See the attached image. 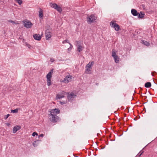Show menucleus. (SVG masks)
<instances>
[{
  "instance_id": "1",
  "label": "nucleus",
  "mask_w": 157,
  "mask_h": 157,
  "mask_svg": "<svg viewBox=\"0 0 157 157\" xmlns=\"http://www.w3.org/2000/svg\"><path fill=\"white\" fill-rule=\"evenodd\" d=\"M48 117L50 121L52 122L56 123L59 121V117L56 115L50 113L48 114Z\"/></svg>"
},
{
  "instance_id": "2",
  "label": "nucleus",
  "mask_w": 157,
  "mask_h": 157,
  "mask_svg": "<svg viewBox=\"0 0 157 157\" xmlns=\"http://www.w3.org/2000/svg\"><path fill=\"white\" fill-rule=\"evenodd\" d=\"M50 6L51 8L54 9L59 13H62V9L61 7L56 3L50 2Z\"/></svg>"
},
{
  "instance_id": "3",
  "label": "nucleus",
  "mask_w": 157,
  "mask_h": 157,
  "mask_svg": "<svg viewBox=\"0 0 157 157\" xmlns=\"http://www.w3.org/2000/svg\"><path fill=\"white\" fill-rule=\"evenodd\" d=\"M67 94V98L68 101L71 102L74 100V98L76 97V95L73 92L71 93L67 92L66 94Z\"/></svg>"
},
{
  "instance_id": "4",
  "label": "nucleus",
  "mask_w": 157,
  "mask_h": 157,
  "mask_svg": "<svg viewBox=\"0 0 157 157\" xmlns=\"http://www.w3.org/2000/svg\"><path fill=\"white\" fill-rule=\"evenodd\" d=\"M110 24L111 27L114 28L117 31H118L120 29L119 25L116 23L115 21H112Z\"/></svg>"
},
{
  "instance_id": "5",
  "label": "nucleus",
  "mask_w": 157,
  "mask_h": 157,
  "mask_svg": "<svg viewBox=\"0 0 157 157\" xmlns=\"http://www.w3.org/2000/svg\"><path fill=\"white\" fill-rule=\"evenodd\" d=\"M97 17H95V15L94 14H92L89 16L87 17V19L88 22L90 23L93 22L95 20H96Z\"/></svg>"
},
{
  "instance_id": "6",
  "label": "nucleus",
  "mask_w": 157,
  "mask_h": 157,
  "mask_svg": "<svg viewBox=\"0 0 157 157\" xmlns=\"http://www.w3.org/2000/svg\"><path fill=\"white\" fill-rule=\"evenodd\" d=\"M112 56L113 58L115 63H119L120 58L116 54V52L112 51Z\"/></svg>"
},
{
  "instance_id": "7",
  "label": "nucleus",
  "mask_w": 157,
  "mask_h": 157,
  "mask_svg": "<svg viewBox=\"0 0 157 157\" xmlns=\"http://www.w3.org/2000/svg\"><path fill=\"white\" fill-rule=\"evenodd\" d=\"M24 23V26L27 29L30 28L33 25V24L29 21H22Z\"/></svg>"
},
{
  "instance_id": "8",
  "label": "nucleus",
  "mask_w": 157,
  "mask_h": 157,
  "mask_svg": "<svg viewBox=\"0 0 157 157\" xmlns=\"http://www.w3.org/2000/svg\"><path fill=\"white\" fill-rule=\"evenodd\" d=\"M48 112L54 114L55 115H56L60 113V110L58 108H55L54 109H51L50 110H49Z\"/></svg>"
},
{
  "instance_id": "9",
  "label": "nucleus",
  "mask_w": 157,
  "mask_h": 157,
  "mask_svg": "<svg viewBox=\"0 0 157 157\" xmlns=\"http://www.w3.org/2000/svg\"><path fill=\"white\" fill-rule=\"evenodd\" d=\"M94 63V61L90 62L86 67V71H90V68L93 66Z\"/></svg>"
},
{
  "instance_id": "10",
  "label": "nucleus",
  "mask_w": 157,
  "mask_h": 157,
  "mask_svg": "<svg viewBox=\"0 0 157 157\" xmlns=\"http://www.w3.org/2000/svg\"><path fill=\"white\" fill-rule=\"evenodd\" d=\"M21 128V127L20 125H16L14 126L13 129V133H15L17 132Z\"/></svg>"
},
{
  "instance_id": "11",
  "label": "nucleus",
  "mask_w": 157,
  "mask_h": 157,
  "mask_svg": "<svg viewBox=\"0 0 157 157\" xmlns=\"http://www.w3.org/2000/svg\"><path fill=\"white\" fill-rule=\"evenodd\" d=\"M71 78V75H67L63 78V82L64 83H68L70 82V78Z\"/></svg>"
},
{
  "instance_id": "12",
  "label": "nucleus",
  "mask_w": 157,
  "mask_h": 157,
  "mask_svg": "<svg viewBox=\"0 0 157 157\" xmlns=\"http://www.w3.org/2000/svg\"><path fill=\"white\" fill-rule=\"evenodd\" d=\"M33 38L36 40L39 41L41 39V36L40 34H35L33 36Z\"/></svg>"
},
{
  "instance_id": "13",
  "label": "nucleus",
  "mask_w": 157,
  "mask_h": 157,
  "mask_svg": "<svg viewBox=\"0 0 157 157\" xmlns=\"http://www.w3.org/2000/svg\"><path fill=\"white\" fill-rule=\"evenodd\" d=\"M53 70L52 69H51L46 75L47 79H51L52 75L53 74Z\"/></svg>"
},
{
  "instance_id": "14",
  "label": "nucleus",
  "mask_w": 157,
  "mask_h": 157,
  "mask_svg": "<svg viewBox=\"0 0 157 157\" xmlns=\"http://www.w3.org/2000/svg\"><path fill=\"white\" fill-rule=\"evenodd\" d=\"M39 17L40 19H43L44 17V14L43 10L41 9L40 8L39 10V14H38Z\"/></svg>"
},
{
  "instance_id": "15",
  "label": "nucleus",
  "mask_w": 157,
  "mask_h": 157,
  "mask_svg": "<svg viewBox=\"0 0 157 157\" xmlns=\"http://www.w3.org/2000/svg\"><path fill=\"white\" fill-rule=\"evenodd\" d=\"M145 15V13L144 12L142 11H140V13H138L137 16L138 18L141 19L144 17Z\"/></svg>"
},
{
  "instance_id": "16",
  "label": "nucleus",
  "mask_w": 157,
  "mask_h": 157,
  "mask_svg": "<svg viewBox=\"0 0 157 157\" xmlns=\"http://www.w3.org/2000/svg\"><path fill=\"white\" fill-rule=\"evenodd\" d=\"M51 33L50 32H47L46 31L45 32V35L46 36V40H48L49 38H50L52 36Z\"/></svg>"
},
{
  "instance_id": "17",
  "label": "nucleus",
  "mask_w": 157,
  "mask_h": 157,
  "mask_svg": "<svg viewBox=\"0 0 157 157\" xmlns=\"http://www.w3.org/2000/svg\"><path fill=\"white\" fill-rule=\"evenodd\" d=\"M132 14L134 16H137L138 15V12L135 9H132L131 10Z\"/></svg>"
},
{
  "instance_id": "18",
  "label": "nucleus",
  "mask_w": 157,
  "mask_h": 157,
  "mask_svg": "<svg viewBox=\"0 0 157 157\" xmlns=\"http://www.w3.org/2000/svg\"><path fill=\"white\" fill-rule=\"evenodd\" d=\"M141 43L143 44L144 45H146L147 46H149L150 45V44L149 42H148L144 40H141Z\"/></svg>"
},
{
  "instance_id": "19",
  "label": "nucleus",
  "mask_w": 157,
  "mask_h": 157,
  "mask_svg": "<svg viewBox=\"0 0 157 157\" xmlns=\"http://www.w3.org/2000/svg\"><path fill=\"white\" fill-rule=\"evenodd\" d=\"M151 86V84L150 82H147L145 83L144 84V86L147 88H150Z\"/></svg>"
},
{
  "instance_id": "20",
  "label": "nucleus",
  "mask_w": 157,
  "mask_h": 157,
  "mask_svg": "<svg viewBox=\"0 0 157 157\" xmlns=\"http://www.w3.org/2000/svg\"><path fill=\"white\" fill-rule=\"evenodd\" d=\"M40 140H36L34 141L33 143V146L34 147H37L38 145L39 142H40Z\"/></svg>"
},
{
  "instance_id": "21",
  "label": "nucleus",
  "mask_w": 157,
  "mask_h": 157,
  "mask_svg": "<svg viewBox=\"0 0 157 157\" xmlns=\"http://www.w3.org/2000/svg\"><path fill=\"white\" fill-rule=\"evenodd\" d=\"M64 97V95L58 94L56 95V99L57 100L60 99Z\"/></svg>"
},
{
  "instance_id": "22",
  "label": "nucleus",
  "mask_w": 157,
  "mask_h": 157,
  "mask_svg": "<svg viewBox=\"0 0 157 157\" xmlns=\"http://www.w3.org/2000/svg\"><path fill=\"white\" fill-rule=\"evenodd\" d=\"M77 49L78 51V52H80L82 50L83 48L82 46L78 44V46L77 47Z\"/></svg>"
},
{
  "instance_id": "23",
  "label": "nucleus",
  "mask_w": 157,
  "mask_h": 157,
  "mask_svg": "<svg viewBox=\"0 0 157 157\" xmlns=\"http://www.w3.org/2000/svg\"><path fill=\"white\" fill-rule=\"evenodd\" d=\"M47 85L48 86H50L52 82L51 79H47Z\"/></svg>"
},
{
  "instance_id": "24",
  "label": "nucleus",
  "mask_w": 157,
  "mask_h": 157,
  "mask_svg": "<svg viewBox=\"0 0 157 157\" xmlns=\"http://www.w3.org/2000/svg\"><path fill=\"white\" fill-rule=\"evenodd\" d=\"M25 45L26 47H27L29 49H32L33 48V46L31 45L30 44H28L27 42H25Z\"/></svg>"
},
{
  "instance_id": "25",
  "label": "nucleus",
  "mask_w": 157,
  "mask_h": 157,
  "mask_svg": "<svg viewBox=\"0 0 157 157\" xmlns=\"http://www.w3.org/2000/svg\"><path fill=\"white\" fill-rule=\"evenodd\" d=\"M18 109L16 108L14 109H11V112L13 113H16L18 112Z\"/></svg>"
},
{
  "instance_id": "26",
  "label": "nucleus",
  "mask_w": 157,
  "mask_h": 157,
  "mask_svg": "<svg viewBox=\"0 0 157 157\" xmlns=\"http://www.w3.org/2000/svg\"><path fill=\"white\" fill-rule=\"evenodd\" d=\"M14 1L17 2L19 5H21L22 3V0H14Z\"/></svg>"
},
{
  "instance_id": "27",
  "label": "nucleus",
  "mask_w": 157,
  "mask_h": 157,
  "mask_svg": "<svg viewBox=\"0 0 157 157\" xmlns=\"http://www.w3.org/2000/svg\"><path fill=\"white\" fill-rule=\"evenodd\" d=\"M69 44L70 45V47L67 49V50L68 51H71L73 48V46L70 43H69Z\"/></svg>"
},
{
  "instance_id": "28",
  "label": "nucleus",
  "mask_w": 157,
  "mask_h": 157,
  "mask_svg": "<svg viewBox=\"0 0 157 157\" xmlns=\"http://www.w3.org/2000/svg\"><path fill=\"white\" fill-rule=\"evenodd\" d=\"M67 103V101H60V103L61 105H63L66 104Z\"/></svg>"
},
{
  "instance_id": "29",
  "label": "nucleus",
  "mask_w": 157,
  "mask_h": 157,
  "mask_svg": "<svg viewBox=\"0 0 157 157\" xmlns=\"http://www.w3.org/2000/svg\"><path fill=\"white\" fill-rule=\"evenodd\" d=\"M10 116V114H7L6 115H5L4 117V119L5 120H6L7 119L8 117Z\"/></svg>"
},
{
  "instance_id": "30",
  "label": "nucleus",
  "mask_w": 157,
  "mask_h": 157,
  "mask_svg": "<svg viewBox=\"0 0 157 157\" xmlns=\"http://www.w3.org/2000/svg\"><path fill=\"white\" fill-rule=\"evenodd\" d=\"M32 136L33 137H34L35 136H38V134L36 132H34L32 134Z\"/></svg>"
},
{
  "instance_id": "31",
  "label": "nucleus",
  "mask_w": 157,
  "mask_h": 157,
  "mask_svg": "<svg viewBox=\"0 0 157 157\" xmlns=\"http://www.w3.org/2000/svg\"><path fill=\"white\" fill-rule=\"evenodd\" d=\"M140 33V32L138 29H136L135 31V34H139Z\"/></svg>"
},
{
  "instance_id": "32",
  "label": "nucleus",
  "mask_w": 157,
  "mask_h": 157,
  "mask_svg": "<svg viewBox=\"0 0 157 157\" xmlns=\"http://www.w3.org/2000/svg\"><path fill=\"white\" fill-rule=\"evenodd\" d=\"M76 43L77 44V45L78 46V44L80 45V44L81 43V42L80 40L76 41Z\"/></svg>"
},
{
  "instance_id": "33",
  "label": "nucleus",
  "mask_w": 157,
  "mask_h": 157,
  "mask_svg": "<svg viewBox=\"0 0 157 157\" xmlns=\"http://www.w3.org/2000/svg\"><path fill=\"white\" fill-rule=\"evenodd\" d=\"M66 43H68L69 44V42H68V40H63L62 42L63 44H65Z\"/></svg>"
},
{
  "instance_id": "34",
  "label": "nucleus",
  "mask_w": 157,
  "mask_h": 157,
  "mask_svg": "<svg viewBox=\"0 0 157 157\" xmlns=\"http://www.w3.org/2000/svg\"><path fill=\"white\" fill-rule=\"evenodd\" d=\"M50 61L51 63H53L55 61V59L53 58H51Z\"/></svg>"
},
{
  "instance_id": "35",
  "label": "nucleus",
  "mask_w": 157,
  "mask_h": 157,
  "mask_svg": "<svg viewBox=\"0 0 157 157\" xmlns=\"http://www.w3.org/2000/svg\"><path fill=\"white\" fill-rule=\"evenodd\" d=\"M38 136V137L39 138L40 137H43L44 136V135L43 134H41L39 136Z\"/></svg>"
},
{
  "instance_id": "36",
  "label": "nucleus",
  "mask_w": 157,
  "mask_h": 157,
  "mask_svg": "<svg viewBox=\"0 0 157 157\" xmlns=\"http://www.w3.org/2000/svg\"><path fill=\"white\" fill-rule=\"evenodd\" d=\"M143 148L142 150H141L139 152L140 153V155H142V154L144 152V151L143 150Z\"/></svg>"
},
{
  "instance_id": "37",
  "label": "nucleus",
  "mask_w": 157,
  "mask_h": 157,
  "mask_svg": "<svg viewBox=\"0 0 157 157\" xmlns=\"http://www.w3.org/2000/svg\"><path fill=\"white\" fill-rule=\"evenodd\" d=\"M9 22H11V23H12L15 24V22L14 21H13V20H10L9 21Z\"/></svg>"
},
{
  "instance_id": "38",
  "label": "nucleus",
  "mask_w": 157,
  "mask_h": 157,
  "mask_svg": "<svg viewBox=\"0 0 157 157\" xmlns=\"http://www.w3.org/2000/svg\"><path fill=\"white\" fill-rule=\"evenodd\" d=\"M6 125L8 127H10V124L9 123H6Z\"/></svg>"
},
{
  "instance_id": "39",
  "label": "nucleus",
  "mask_w": 157,
  "mask_h": 157,
  "mask_svg": "<svg viewBox=\"0 0 157 157\" xmlns=\"http://www.w3.org/2000/svg\"><path fill=\"white\" fill-rule=\"evenodd\" d=\"M141 155H140V153L139 152L138 153V154L136 156H138V157H140Z\"/></svg>"
},
{
  "instance_id": "40",
  "label": "nucleus",
  "mask_w": 157,
  "mask_h": 157,
  "mask_svg": "<svg viewBox=\"0 0 157 157\" xmlns=\"http://www.w3.org/2000/svg\"><path fill=\"white\" fill-rule=\"evenodd\" d=\"M105 142L106 144V145H108V144L109 142H108V141H105Z\"/></svg>"
},
{
  "instance_id": "41",
  "label": "nucleus",
  "mask_w": 157,
  "mask_h": 157,
  "mask_svg": "<svg viewBox=\"0 0 157 157\" xmlns=\"http://www.w3.org/2000/svg\"><path fill=\"white\" fill-rule=\"evenodd\" d=\"M73 78H74L71 75V78H70V80H71Z\"/></svg>"
},
{
  "instance_id": "42",
  "label": "nucleus",
  "mask_w": 157,
  "mask_h": 157,
  "mask_svg": "<svg viewBox=\"0 0 157 157\" xmlns=\"http://www.w3.org/2000/svg\"><path fill=\"white\" fill-rule=\"evenodd\" d=\"M153 81H154V83L155 84H156L157 85V81H156V82H155V81L153 80Z\"/></svg>"
},
{
  "instance_id": "43",
  "label": "nucleus",
  "mask_w": 157,
  "mask_h": 157,
  "mask_svg": "<svg viewBox=\"0 0 157 157\" xmlns=\"http://www.w3.org/2000/svg\"><path fill=\"white\" fill-rule=\"evenodd\" d=\"M143 110L144 111V110L145 111V113L146 112V109L145 108V107H144Z\"/></svg>"
},
{
  "instance_id": "44",
  "label": "nucleus",
  "mask_w": 157,
  "mask_h": 157,
  "mask_svg": "<svg viewBox=\"0 0 157 157\" xmlns=\"http://www.w3.org/2000/svg\"><path fill=\"white\" fill-rule=\"evenodd\" d=\"M123 134V133H122L121 134V135H118V136H121Z\"/></svg>"
},
{
  "instance_id": "45",
  "label": "nucleus",
  "mask_w": 157,
  "mask_h": 157,
  "mask_svg": "<svg viewBox=\"0 0 157 157\" xmlns=\"http://www.w3.org/2000/svg\"><path fill=\"white\" fill-rule=\"evenodd\" d=\"M144 97L145 99H146L147 98V97L146 96H144Z\"/></svg>"
},
{
  "instance_id": "46",
  "label": "nucleus",
  "mask_w": 157,
  "mask_h": 157,
  "mask_svg": "<svg viewBox=\"0 0 157 157\" xmlns=\"http://www.w3.org/2000/svg\"><path fill=\"white\" fill-rule=\"evenodd\" d=\"M115 140H115H110V141H114Z\"/></svg>"
},
{
  "instance_id": "47",
  "label": "nucleus",
  "mask_w": 157,
  "mask_h": 157,
  "mask_svg": "<svg viewBox=\"0 0 157 157\" xmlns=\"http://www.w3.org/2000/svg\"><path fill=\"white\" fill-rule=\"evenodd\" d=\"M134 120L135 121H136V118H135L134 119Z\"/></svg>"
},
{
  "instance_id": "48",
  "label": "nucleus",
  "mask_w": 157,
  "mask_h": 157,
  "mask_svg": "<svg viewBox=\"0 0 157 157\" xmlns=\"http://www.w3.org/2000/svg\"><path fill=\"white\" fill-rule=\"evenodd\" d=\"M98 83H96V85H98Z\"/></svg>"
},
{
  "instance_id": "49",
  "label": "nucleus",
  "mask_w": 157,
  "mask_h": 157,
  "mask_svg": "<svg viewBox=\"0 0 157 157\" xmlns=\"http://www.w3.org/2000/svg\"><path fill=\"white\" fill-rule=\"evenodd\" d=\"M140 96H141V97H142V96H143L142 95V94H141Z\"/></svg>"
},
{
  "instance_id": "50",
  "label": "nucleus",
  "mask_w": 157,
  "mask_h": 157,
  "mask_svg": "<svg viewBox=\"0 0 157 157\" xmlns=\"http://www.w3.org/2000/svg\"><path fill=\"white\" fill-rule=\"evenodd\" d=\"M116 112V111L114 112V113H115Z\"/></svg>"
},
{
  "instance_id": "51",
  "label": "nucleus",
  "mask_w": 157,
  "mask_h": 157,
  "mask_svg": "<svg viewBox=\"0 0 157 157\" xmlns=\"http://www.w3.org/2000/svg\"><path fill=\"white\" fill-rule=\"evenodd\" d=\"M140 118V117L139 116V118Z\"/></svg>"
},
{
  "instance_id": "52",
  "label": "nucleus",
  "mask_w": 157,
  "mask_h": 157,
  "mask_svg": "<svg viewBox=\"0 0 157 157\" xmlns=\"http://www.w3.org/2000/svg\"><path fill=\"white\" fill-rule=\"evenodd\" d=\"M104 148H101V149H103Z\"/></svg>"
},
{
  "instance_id": "53",
  "label": "nucleus",
  "mask_w": 157,
  "mask_h": 157,
  "mask_svg": "<svg viewBox=\"0 0 157 157\" xmlns=\"http://www.w3.org/2000/svg\"><path fill=\"white\" fill-rule=\"evenodd\" d=\"M94 155H95V154H94Z\"/></svg>"
},
{
  "instance_id": "54",
  "label": "nucleus",
  "mask_w": 157,
  "mask_h": 157,
  "mask_svg": "<svg viewBox=\"0 0 157 157\" xmlns=\"http://www.w3.org/2000/svg\"><path fill=\"white\" fill-rule=\"evenodd\" d=\"M94 155H95V154H94Z\"/></svg>"
},
{
  "instance_id": "55",
  "label": "nucleus",
  "mask_w": 157,
  "mask_h": 157,
  "mask_svg": "<svg viewBox=\"0 0 157 157\" xmlns=\"http://www.w3.org/2000/svg\"><path fill=\"white\" fill-rule=\"evenodd\" d=\"M156 153L157 154V151L156 152Z\"/></svg>"
}]
</instances>
